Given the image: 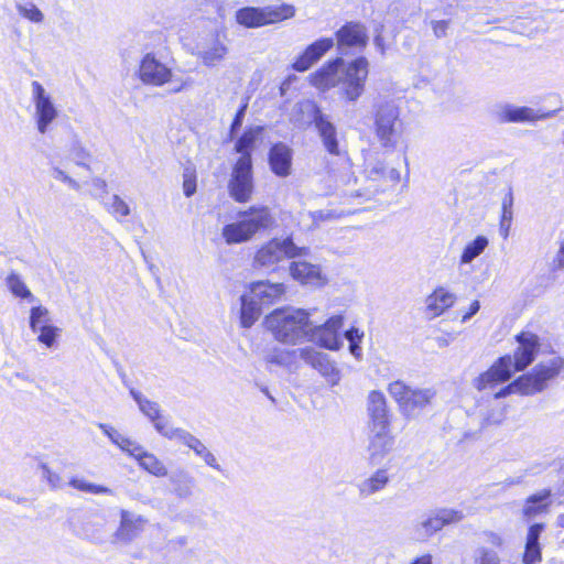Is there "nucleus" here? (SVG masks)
Here are the masks:
<instances>
[{"label": "nucleus", "instance_id": "nucleus-56", "mask_svg": "<svg viewBox=\"0 0 564 564\" xmlns=\"http://www.w3.org/2000/svg\"><path fill=\"white\" fill-rule=\"evenodd\" d=\"M432 28H433V32H434V35L436 37H444L447 33V29H448V22L447 21H433L432 22Z\"/></svg>", "mask_w": 564, "mask_h": 564}, {"label": "nucleus", "instance_id": "nucleus-22", "mask_svg": "<svg viewBox=\"0 0 564 564\" xmlns=\"http://www.w3.org/2000/svg\"><path fill=\"white\" fill-rule=\"evenodd\" d=\"M368 413L370 417L369 429L382 430L383 427L390 426V420L383 393L379 391H371L369 393Z\"/></svg>", "mask_w": 564, "mask_h": 564}, {"label": "nucleus", "instance_id": "nucleus-28", "mask_svg": "<svg viewBox=\"0 0 564 564\" xmlns=\"http://www.w3.org/2000/svg\"><path fill=\"white\" fill-rule=\"evenodd\" d=\"M390 482V475L387 468H379L368 478L358 484V491L361 498H368L382 491Z\"/></svg>", "mask_w": 564, "mask_h": 564}, {"label": "nucleus", "instance_id": "nucleus-21", "mask_svg": "<svg viewBox=\"0 0 564 564\" xmlns=\"http://www.w3.org/2000/svg\"><path fill=\"white\" fill-rule=\"evenodd\" d=\"M333 46L334 40L332 37H325L315 41L306 47L300 57L296 58V61L293 63V68L297 72L307 70Z\"/></svg>", "mask_w": 564, "mask_h": 564}, {"label": "nucleus", "instance_id": "nucleus-14", "mask_svg": "<svg viewBox=\"0 0 564 564\" xmlns=\"http://www.w3.org/2000/svg\"><path fill=\"white\" fill-rule=\"evenodd\" d=\"M336 41L343 55L350 48H365L368 43L367 29L360 22H347L336 32Z\"/></svg>", "mask_w": 564, "mask_h": 564}, {"label": "nucleus", "instance_id": "nucleus-48", "mask_svg": "<svg viewBox=\"0 0 564 564\" xmlns=\"http://www.w3.org/2000/svg\"><path fill=\"white\" fill-rule=\"evenodd\" d=\"M42 478L45 479L52 489H62L65 486L64 479L53 471L46 464H41Z\"/></svg>", "mask_w": 564, "mask_h": 564}, {"label": "nucleus", "instance_id": "nucleus-15", "mask_svg": "<svg viewBox=\"0 0 564 564\" xmlns=\"http://www.w3.org/2000/svg\"><path fill=\"white\" fill-rule=\"evenodd\" d=\"M312 112V122L317 130L319 138L323 142L324 148L329 154L338 155L339 145L337 140V129L335 124L329 120V117L322 112L319 107L315 104L307 105Z\"/></svg>", "mask_w": 564, "mask_h": 564}, {"label": "nucleus", "instance_id": "nucleus-39", "mask_svg": "<svg viewBox=\"0 0 564 564\" xmlns=\"http://www.w3.org/2000/svg\"><path fill=\"white\" fill-rule=\"evenodd\" d=\"M104 206L118 221L131 213L129 205L119 195H112L108 202H104Z\"/></svg>", "mask_w": 564, "mask_h": 564}, {"label": "nucleus", "instance_id": "nucleus-52", "mask_svg": "<svg viewBox=\"0 0 564 564\" xmlns=\"http://www.w3.org/2000/svg\"><path fill=\"white\" fill-rule=\"evenodd\" d=\"M183 191L186 197H191L196 192V176L195 172L186 169L184 172Z\"/></svg>", "mask_w": 564, "mask_h": 564}, {"label": "nucleus", "instance_id": "nucleus-58", "mask_svg": "<svg viewBox=\"0 0 564 564\" xmlns=\"http://www.w3.org/2000/svg\"><path fill=\"white\" fill-rule=\"evenodd\" d=\"M386 166L382 163H377L369 170V176L373 180L386 176Z\"/></svg>", "mask_w": 564, "mask_h": 564}, {"label": "nucleus", "instance_id": "nucleus-44", "mask_svg": "<svg viewBox=\"0 0 564 564\" xmlns=\"http://www.w3.org/2000/svg\"><path fill=\"white\" fill-rule=\"evenodd\" d=\"M7 286L18 297H31L32 294L19 274L12 272L7 276Z\"/></svg>", "mask_w": 564, "mask_h": 564}, {"label": "nucleus", "instance_id": "nucleus-25", "mask_svg": "<svg viewBox=\"0 0 564 564\" xmlns=\"http://www.w3.org/2000/svg\"><path fill=\"white\" fill-rule=\"evenodd\" d=\"M290 273L294 280H297L302 284L311 286L324 284V278L319 267L306 261H293L290 265Z\"/></svg>", "mask_w": 564, "mask_h": 564}, {"label": "nucleus", "instance_id": "nucleus-61", "mask_svg": "<svg viewBox=\"0 0 564 564\" xmlns=\"http://www.w3.org/2000/svg\"><path fill=\"white\" fill-rule=\"evenodd\" d=\"M486 536H487V541L497 547H500L503 543L502 538L495 532H487Z\"/></svg>", "mask_w": 564, "mask_h": 564}, {"label": "nucleus", "instance_id": "nucleus-1", "mask_svg": "<svg viewBox=\"0 0 564 564\" xmlns=\"http://www.w3.org/2000/svg\"><path fill=\"white\" fill-rule=\"evenodd\" d=\"M368 67V59L364 56L347 65L341 57H336L311 74V84L323 90L339 86L347 100L356 101L365 91Z\"/></svg>", "mask_w": 564, "mask_h": 564}, {"label": "nucleus", "instance_id": "nucleus-9", "mask_svg": "<svg viewBox=\"0 0 564 564\" xmlns=\"http://www.w3.org/2000/svg\"><path fill=\"white\" fill-rule=\"evenodd\" d=\"M228 187L236 202L245 203L250 199L253 192V178L252 161H249L248 156L237 160Z\"/></svg>", "mask_w": 564, "mask_h": 564}, {"label": "nucleus", "instance_id": "nucleus-54", "mask_svg": "<svg viewBox=\"0 0 564 564\" xmlns=\"http://www.w3.org/2000/svg\"><path fill=\"white\" fill-rule=\"evenodd\" d=\"M97 426L111 441V443H113L117 446H119V444L121 443V440L124 438V435H122L119 431H117L115 427H112L108 424L98 423Z\"/></svg>", "mask_w": 564, "mask_h": 564}, {"label": "nucleus", "instance_id": "nucleus-6", "mask_svg": "<svg viewBox=\"0 0 564 564\" xmlns=\"http://www.w3.org/2000/svg\"><path fill=\"white\" fill-rule=\"evenodd\" d=\"M388 390L409 419L419 416L435 397V391L431 388L413 389L400 380L391 382Z\"/></svg>", "mask_w": 564, "mask_h": 564}, {"label": "nucleus", "instance_id": "nucleus-8", "mask_svg": "<svg viewBox=\"0 0 564 564\" xmlns=\"http://www.w3.org/2000/svg\"><path fill=\"white\" fill-rule=\"evenodd\" d=\"M376 134L384 148H393L397 143L394 137L399 134L401 121L399 109L392 101L378 105L375 115Z\"/></svg>", "mask_w": 564, "mask_h": 564}, {"label": "nucleus", "instance_id": "nucleus-57", "mask_svg": "<svg viewBox=\"0 0 564 564\" xmlns=\"http://www.w3.org/2000/svg\"><path fill=\"white\" fill-rule=\"evenodd\" d=\"M511 393H518L517 386H513V381L509 383L507 387L501 388L498 392L495 393V399L506 398Z\"/></svg>", "mask_w": 564, "mask_h": 564}, {"label": "nucleus", "instance_id": "nucleus-63", "mask_svg": "<svg viewBox=\"0 0 564 564\" xmlns=\"http://www.w3.org/2000/svg\"><path fill=\"white\" fill-rule=\"evenodd\" d=\"M513 196L511 189L505 195L502 199V209H512Z\"/></svg>", "mask_w": 564, "mask_h": 564}, {"label": "nucleus", "instance_id": "nucleus-26", "mask_svg": "<svg viewBox=\"0 0 564 564\" xmlns=\"http://www.w3.org/2000/svg\"><path fill=\"white\" fill-rule=\"evenodd\" d=\"M544 531L543 523L532 524L527 534L525 547L522 557L523 564H540L542 561V550L540 544V536Z\"/></svg>", "mask_w": 564, "mask_h": 564}, {"label": "nucleus", "instance_id": "nucleus-24", "mask_svg": "<svg viewBox=\"0 0 564 564\" xmlns=\"http://www.w3.org/2000/svg\"><path fill=\"white\" fill-rule=\"evenodd\" d=\"M283 283H271L269 281H258L251 284L249 294L262 306H268L279 301L284 294Z\"/></svg>", "mask_w": 564, "mask_h": 564}, {"label": "nucleus", "instance_id": "nucleus-29", "mask_svg": "<svg viewBox=\"0 0 564 564\" xmlns=\"http://www.w3.org/2000/svg\"><path fill=\"white\" fill-rule=\"evenodd\" d=\"M456 301L454 293L444 288H437L426 297V311L432 317L442 315L447 308L452 307Z\"/></svg>", "mask_w": 564, "mask_h": 564}, {"label": "nucleus", "instance_id": "nucleus-40", "mask_svg": "<svg viewBox=\"0 0 564 564\" xmlns=\"http://www.w3.org/2000/svg\"><path fill=\"white\" fill-rule=\"evenodd\" d=\"M68 153L69 158L75 162L76 165L89 170L88 161L91 155L79 140H73V142L69 145Z\"/></svg>", "mask_w": 564, "mask_h": 564}, {"label": "nucleus", "instance_id": "nucleus-20", "mask_svg": "<svg viewBox=\"0 0 564 564\" xmlns=\"http://www.w3.org/2000/svg\"><path fill=\"white\" fill-rule=\"evenodd\" d=\"M551 113H539L530 107H516L513 105L500 106L495 111L496 119L501 122H527L547 118Z\"/></svg>", "mask_w": 564, "mask_h": 564}, {"label": "nucleus", "instance_id": "nucleus-49", "mask_svg": "<svg viewBox=\"0 0 564 564\" xmlns=\"http://www.w3.org/2000/svg\"><path fill=\"white\" fill-rule=\"evenodd\" d=\"M156 432L166 438L178 440L180 442L182 441L183 436L188 433L183 429L172 427L167 423H158Z\"/></svg>", "mask_w": 564, "mask_h": 564}, {"label": "nucleus", "instance_id": "nucleus-32", "mask_svg": "<svg viewBox=\"0 0 564 564\" xmlns=\"http://www.w3.org/2000/svg\"><path fill=\"white\" fill-rule=\"evenodd\" d=\"M240 323L245 328L251 327L261 315L262 305L252 299V295L245 294L241 296Z\"/></svg>", "mask_w": 564, "mask_h": 564}, {"label": "nucleus", "instance_id": "nucleus-11", "mask_svg": "<svg viewBox=\"0 0 564 564\" xmlns=\"http://www.w3.org/2000/svg\"><path fill=\"white\" fill-rule=\"evenodd\" d=\"M518 347L514 350L512 358V372L523 371L535 359L540 350V338L531 332H521L516 336Z\"/></svg>", "mask_w": 564, "mask_h": 564}, {"label": "nucleus", "instance_id": "nucleus-47", "mask_svg": "<svg viewBox=\"0 0 564 564\" xmlns=\"http://www.w3.org/2000/svg\"><path fill=\"white\" fill-rule=\"evenodd\" d=\"M37 332L40 333L37 340L51 348L55 344L59 329L52 325H42Z\"/></svg>", "mask_w": 564, "mask_h": 564}, {"label": "nucleus", "instance_id": "nucleus-31", "mask_svg": "<svg viewBox=\"0 0 564 564\" xmlns=\"http://www.w3.org/2000/svg\"><path fill=\"white\" fill-rule=\"evenodd\" d=\"M227 53L228 47L223 42L213 40L198 48L197 56L205 66L214 67L225 59Z\"/></svg>", "mask_w": 564, "mask_h": 564}, {"label": "nucleus", "instance_id": "nucleus-13", "mask_svg": "<svg viewBox=\"0 0 564 564\" xmlns=\"http://www.w3.org/2000/svg\"><path fill=\"white\" fill-rule=\"evenodd\" d=\"M512 376L511 355L498 358L494 365L473 380V387L478 391L492 388L497 383L508 381Z\"/></svg>", "mask_w": 564, "mask_h": 564}, {"label": "nucleus", "instance_id": "nucleus-60", "mask_svg": "<svg viewBox=\"0 0 564 564\" xmlns=\"http://www.w3.org/2000/svg\"><path fill=\"white\" fill-rule=\"evenodd\" d=\"M480 310V303L479 301H474L470 306H469V310L467 313H465L462 317V322L465 323L467 322L468 319H470L475 314L478 313V311Z\"/></svg>", "mask_w": 564, "mask_h": 564}, {"label": "nucleus", "instance_id": "nucleus-37", "mask_svg": "<svg viewBox=\"0 0 564 564\" xmlns=\"http://www.w3.org/2000/svg\"><path fill=\"white\" fill-rule=\"evenodd\" d=\"M262 128L257 127L254 129H249L242 133V135L237 140L235 144L236 152L240 153V158L248 156L249 161L251 159V150L256 143L258 135L261 133Z\"/></svg>", "mask_w": 564, "mask_h": 564}, {"label": "nucleus", "instance_id": "nucleus-2", "mask_svg": "<svg viewBox=\"0 0 564 564\" xmlns=\"http://www.w3.org/2000/svg\"><path fill=\"white\" fill-rule=\"evenodd\" d=\"M265 327L281 343L295 345L312 330L310 314L305 310H275L265 317Z\"/></svg>", "mask_w": 564, "mask_h": 564}, {"label": "nucleus", "instance_id": "nucleus-35", "mask_svg": "<svg viewBox=\"0 0 564 564\" xmlns=\"http://www.w3.org/2000/svg\"><path fill=\"white\" fill-rule=\"evenodd\" d=\"M135 459L143 469L156 477L167 475V469L164 464L155 455L144 451V448L138 454Z\"/></svg>", "mask_w": 564, "mask_h": 564}, {"label": "nucleus", "instance_id": "nucleus-42", "mask_svg": "<svg viewBox=\"0 0 564 564\" xmlns=\"http://www.w3.org/2000/svg\"><path fill=\"white\" fill-rule=\"evenodd\" d=\"M15 8L21 17L33 23H42L44 21L43 12L32 2L17 3Z\"/></svg>", "mask_w": 564, "mask_h": 564}, {"label": "nucleus", "instance_id": "nucleus-33", "mask_svg": "<svg viewBox=\"0 0 564 564\" xmlns=\"http://www.w3.org/2000/svg\"><path fill=\"white\" fill-rule=\"evenodd\" d=\"M550 489H543L534 495L529 496L523 507V514L527 518H532L545 512L550 506Z\"/></svg>", "mask_w": 564, "mask_h": 564}, {"label": "nucleus", "instance_id": "nucleus-12", "mask_svg": "<svg viewBox=\"0 0 564 564\" xmlns=\"http://www.w3.org/2000/svg\"><path fill=\"white\" fill-rule=\"evenodd\" d=\"M172 68L160 61L154 53H147L139 67L140 79L147 85L162 86L172 78Z\"/></svg>", "mask_w": 564, "mask_h": 564}, {"label": "nucleus", "instance_id": "nucleus-4", "mask_svg": "<svg viewBox=\"0 0 564 564\" xmlns=\"http://www.w3.org/2000/svg\"><path fill=\"white\" fill-rule=\"evenodd\" d=\"M272 217L267 207H251L240 214V219L223 228V237L228 245L248 241L259 230L268 228Z\"/></svg>", "mask_w": 564, "mask_h": 564}, {"label": "nucleus", "instance_id": "nucleus-10", "mask_svg": "<svg viewBox=\"0 0 564 564\" xmlns=\"http://www.w3.org/2000/svg\"><path fill=\"white\" fill-rule=\"evenodd\" d=\"M31 87L37 130L40 133H45L48 126L57 118L58 112L51 96L39 82H32Z\"/></svg>", "mask_w": 564, "mask_h": 564}, {"label": "nucleus", "instance_id": "nucleus-45", "mask_svg": "<svg viewBox=\"0 0 564 564\" xmlns=\"http://www.w3.org/2000/svg\"><path fill=\"white\" fill-rule=\"evenodd\" d=\"M191 449H193L197 456L203 458L208 466L216 470H221L214 454L202 443L200 440H197Z\"/></svg>", "mask_w": 564, "mask_h": 564}, {"label": "nucleus", "instance_id": "nucleus-46", "mask_svg": "<svg viewBox=\"0 0 564 564\" xmlns=\"http://www.w3.org/2000/svg\"><path fill=\"white\" fill-rule=\"evenodd\" d=\"M48 311L43 306H35L31 308L30 313V327L33 333H37L42 325H47Z\"/></svg>", "mask_w": 564, "mask_h": 564}, {"label": "nucleus", "instance_id": "nucleus-55", "mask_svg": "<svg viewBox=\"0 0 564 564\" xmlns=\"http://www.w3.org/2000/svg\"><path fill=\"white\" fill-rule=\"evenodd\" d=\"M246 110H247V104L242 105L239 108V110L237 111V113L232 120L231 127H230L231 133H236L240 129L243 118H245V115H246Z\"/></svg>", "mask_w": 564, "mask_h": 564}, {"label": "nucleus", "instance_id": "nucleus-27", "mask_svg": "<svg viewBox=\"0 0 564 564\" xmlns=\"http://www.w3.org/2000/svg\"><path fill=\"white\" fill-rule=\"evenodd\" d=\"M147 520L141 516H135L127 510L121 511L120 527L117 530V539L123 542H130L137 538L143 530Z\"/></svg>", "mask_w": 564, "mask_h": 564}, {"label": "nucleus", "instance_id": "nucleus-3", "mask_svg": "<svg viewBox=\"0 0 564 564\" xmlns=\"http://www.w3.org/2000/svg\"><path fill=\"white\" fill-rule=\"evenodd\" d=\"M307 248L297 247L292 238L272 239L261 246L254 254L253 267L265 271H276L296 257L306 254Z\"/></svg>", "mask_w": 564, "mask_h": 564}, {"label": "nucleus", "instance_id": "nucleus-23", "mask_svg": "<svg viewBox=\"0 0 564 564\" xmlns=\"http://www.w3.org/2000/svg\"><path fill=\"white\" fill-rule=\"evenodd\" d=\"M269 164L276 176L285 177L290 175L292 150L282 142L273 144L269 151Z\"/></svg>", "mask_w": 564, "mask_h": 564}, {"label": "nucleus", "instance_id": "nucleus-16", "mask_svg": "<svg viewBox=\"0 0 564 564\" xmlns=\"http://www.w3.org/2000/svg\"><path fill=\"white\" fill-rule=\"evenodd\" d=\"M301 359L316 369L330 386H336L340 381V370L328 355L314 350L313 348H303L300 351Z\"/></svg>", "mask_w": 564, "mask_h": 564}, {"label": "nucleus", "instance_id": "nucleus-5", "mask_svg": "<svg viewBox=\"0 0 564 564\" xmlns=\"http://www.w3.org/2000/svg\"><path fill=\"white\" fill-rule=\"evenodd\" d=\"M564 368V359L554 357L538 364L531 371L520 376L513 381L518 393L533 395L546 389L547 382L558 376Z\"/></svg>", "mask_w": 564, "mask_h": 564}, {"label": "nucleus", "instance_id": "nucleus-17", "mask_svg": "<svg viewBox=\"0 0 564 564\" xmlns=\"http://www.w3.org/2000/svg\"><path fill=\"white\" fill-rule=\"evenodd\" d=\"M343 326V316L335 315L328 318L323 325L312 323V339L330 350L339 349L341 345L338 330Z\"/></svg>", "mask_w": 564, "mask_h": 564}, {"label": "nucleus", "instance_id": "nucleus-38", "mask_svg": "<svg viewBox=\"0 0 564 564\" xmlns=\"http://www.w3.org/2000/svg\"><path fill=\"white\" fill-rule=\"evenodd\" d=\"M488 239L485 236H477L473 241L468 242L460 256V264H468L479 257L488 247Z\"/></svg>", "mask_w": 564, "mask_h": 564}, {"label": "nucleus", "instance_id": "nucleus-50", "mask_svg": "<svg viewBox=\"0 0 564 564\" xmlns=\"http://www.w3.org/2000/svg\"><path fill=\"white\" fill-rule=\"evenodd\" d=\"M51 175L53 178L65 183L69 188H72L76 192H79L82 188V184L79 182H77L76 180L70 177L66 172H64L59 167H56V166L53 167Z\"/></svg>", "mask_w": 564, "mask_h": 564}, {"label": "nucleus", "instance_id": "nucleus-41", "mask_svg": "<svg viewBox=\"0 0 564 564\" xmlns=\"http://www.w3.org/2000/svg\"><path fill=\"white\" fill-rule=\"evenodd\" d=\"M69 486H72L73 488H75L77 490L94 494V495H100V494L112 495L113 494V491L108 487L88 482L85 479H80V478H72L69 480Z\"/></svg>", "mask_w": 564, "mask_h": 564}, {"label": "nucleus", "instance_id": "nucleus-34", "mask_svg": "<svg viewBox=\"0 0 564 564\" xmlns=\"http://www.w3.org/2000/svg\"><path fill=\"white\" fill-rule=\"evenodd\" d=\"M130 394L137 402L139 410L153 423L155 430L158 423H166L161 417V409L156 402L144 398L141 392L134 389L130 390Z\"/></svg>", "mask_w": 564, "mask_h": 564}, {"label": "nucleus", "instance_id": "nucleus-7", "mask_svg": "<svg viewBox=\"0 0 564 564\" xmlns=\"http://www.w3.org/2000/svg\"><path fill=\"white\" fill-rule=\"evenodd\" d=\"M294 14V7L286 3L263 8L246 7L236 12V20L246 28H259L290 19Z\"/></svg>", "mask_w": 564, "mask_h": 564}, {"label": "nucleus", "instance_id": "nucleus-53", "mask_svg": "<svg viewBox=\"0 0 564 564\" xmlns=\"http://www.w3.org/2000/svg\"><path fill=\"white\" fill-rule=\"evenodd\" d=\"M121 451L128 453L130 456L137 458L138 454L143 449V447L131 438L124 436L121 440V443L118 446Z\"/></svg>", "mask_w": 564, "mask_h": 564}, {"label": "nucleus", "instance_id": "nucleus-59", "mask_svg": "<svg viewBox=\"0 0 564 564\" xmlns=\"http://www.w3.org/2000/svg\"><path fill=\"white\" fill-rule=\"evenodd\" d=\"M345 337L348 341L358 340L361 341L364 337V333L360 332L358 328L351 327L350 329L345 332Z\"/></svg>", "mask_w": 564, "mask_h": 564}, {"label": "nucleus", "instance_id": "nucleus-30", "mask_svg": "<svg viewBox=\"0 0 564 564\" xmlns=\"http://www.w3.org/2000/svg\"><path fill=\"white\" fill-rule=\"evenodd\" d=\"M172 492L180 499H188L193 496L195 478L185 469H176L170 474Z\"/></svg>", "mask_w": 564, "mask_h": 564}, {"label": "nucleus", "instance_id": "nucleus-64", "mask_svg": "<svg viewBox=\"0 0 564 564\" xmlns=\"http://www.w3.org/2000/svg\"><path fill=\"white\" fill-rule=\"evenodd\" d=\"M411 564H433L432 555L425 554L416 557Z\"/></svg>", "mask_w": 564, "mask_h": 564}, {"label": "nucleus", "instance_id": "nucleus-19", "mask_svg": "<svg viewBox=\"0 0 564 564\" xmlns=\"http://www.w3.org/2000/svg\"><path fill=\"white\" fill-rule=\"evenodd\" d=\"M394 437L390 433V426L379 429H370L369 435V460L377 465L381 463L383 457L392 449Z\"/></svg>", "mask_w": 564, "mask_h": 564}, {"label": "nucleus", "instance_id": "nucleus-62", "mask_svg": "<svg viewBox=\"0 0 564 564\" xmlns=\"http://www.w3.org/2000/svg\"><path fill=\"white\" fill-rule=\"evenodd\" d=\"M349 351L351 352V355L359 359L361 357L360 341H349Z\"/></svg>", "mask_w": 564, "mask_h": 564}, {"label": "nucleus", "instance_id": "nucleus-18", "mask_svg": "<svg viewBox=\"0 0 564 564\" xmlns=\"http://www.w3.org/2000/svg\"><path fill=\"white\" fill-rule=\"evenodd\" d=\"M464 518L463 512L454 509H440L416 524L420 538H429L445 525L457 523Z\"/></svg>", "mask_w": 564, "mask_h": 564}, {"label": "nucleus", "instance_id": "nucleus-36", "mask_svg": "<svg viewBox=\"0 0 564 564\" xmlns=\"http://www.w3.org/2000/svg\"><path fill=\"white\" fill-rule=\"evenodd\" d=\"M301 349H273L267 356V361L269 364H274L278 366L292 368L295 366L297 358H301L300 351Z\"/></svg>", "mask_w": 564, "mask_h": 564}, {"label": "nucleus", "instance_id": "nucleus-43", "mask_svg": "<svg viewBox=\"0 0 564 564\" xmlns=\"http://www.w3.org/2000/svg\"><path fill=\"white\" fill-rule=\"evenodd\" d=\"M471 561L473 564H500L498 553L485 546H479L474 551Z\"/></svg>", "mask_w": 564, "mask_h": 564}, {"label": "nucleus", "instance_id": "nucleus-51", "mask_svg": "<svg viewBox=\"0 0 564 564\" xmlns=\"http://www.w3.org/2000/svg\"><path fill=\"white\" fill-rule=\"evenodd\" d=\"M88 184L90 186V195L97 199L104 198V196L108 193V185L106 181L100 177L91 178Z\"/></svg>", "mask_w": 564, "mask_h": 564}]
</instances>
